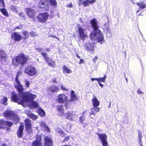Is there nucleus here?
I'll use <instances>...</instances> for the list:
<instances>
[{
    "mask_svg": "<svg viewBox=\"0 0 146 146\" xmlns=\"http://www.w3.org/2000/svg\"><path fill=\"white\" fill-rule=\"evenodd\" d=\"M18 98L17 95L15 94L14 92H12L11 93V99L13 101L19 104H21L23 106H28L29 108L32 109L36 108L38 107V103L33 101L32 100L27 97L26 101L24 100L22 98V97L19 94Z\"/></svg>",
    "mask_w": 146,
    "mask_h": 146,
    "instance_id": "nucleus-1",
    "label": "nucleus"
},
{
    "mask_svg": "<svg viewBox=\"0 0 146 146\" xmlns=\"http://www.w3.org/2000/svg\"><path fill=\"white\" fill-rule=\"evenodd\" d=\"M92 26L94 31L91 34L90 37L92 40H96L101 44L104 42V36L101 31L98 29L97 21L94 19L91 21Z\"/></svg>",
    "mask_w": 146,
    "mask_h": 146,
    "instance_id": "nucleus-2",
    "label": "nucleus"
},
{
    "mask_svg": "<svg viewBox=\"0 0 146 146\" xmlns=\"http://www.w3.org/2000/svg\"><path fill=\"white\" fill-rule=\"evenodd\" d=\"M15 87L19 91V94L22 97L24 100H27L26 97L33 100L36 98V95L33 94L29 92H23L24 90L23 86L21 84L18 79H15Z\"/></svg>",
    "mask_w": 146,
    "mask_h": 146,
    "instance_id": "nucleus-3",
    "label": "nucleus"
},
{
    "mask_svg": "<svg viewBox=\"0 0 146 146\" xmlns=\"http://www.w3.org/2000/svg\"><path fill=\"white\" fill-rule=\"evenodd\" d=\"M31 146H52V141L49 137H44V145H43L40 135H37L36 139L32 143Z\"/></svg>",
    "mask_w": 146,
    "mask_h": 146,
    "instance_id": "nucleus-4",
    "label": "nucleus"
},
{
    "mask_svg": "<svg viewBox=\"0 0 146 146\" xmlns=\"http://www.w3.org/2000/svg\"><path fill=\"white\" fill-rule=\"evenodd\" d=\"M29 58V57L23 53H20L19 55L13 58L12 63L14 66H17L19 64L23 65L26 64Z\"/></svg>",
    "mask_w": 146,
    "mask_h": 146,
    "instance_id": "nucleus-5",
    "label": "nucleus"
},
{
    "mask_svg": "<svg viewBox=\"0 0 146 146\" xmlns=\"http://www.w3.org/2000/svg\"><path fill=\"white\" fill-rule=\"evenodd\" d=\"M40 4L42 6L40 5L38 7L41 8L42 11H47L49 9L50 4L52 6H56L57 5V2L56 0H41Z\"/></svg>",
    "mask_w": 146,
    "mask_h": 146,
    "instance_id": "nucleus-6",
    "label": "nucleus"
},
{
    "mask_svg": "<svg viewBox=\"0 0 146 146\" xmlns=\"http://www.w3.org/2000/svg\"><path fill=\"white\" fill-rule=\"evenodd\" d=\"M4 116L7 119L12 120L16 121L15 124L19 121V119L17 115L15 114L13 112L10 111H7L3 113Z\"/></svg>",
    "mask_w": 146,
    "mask_h": 146,
    "instance_id": "nucleus-7",
    "label": "nucleus"
},
{
    "mask_svg": "<svg viewBox=\"0 0 146 146\" xmlns=\"http://www.w3.org/2000/svg\"><path fill=\"white\" fill-rule=\"evenodd\" d=\"M37 50L39 52H41V54L44 56L45 58V61L47 62L48 65L50 66L54 67L55 65V62L52 60L51 59L47 57V55L46 53L42 52V49L38 48Z\"/></svg>",
    "mask_w": 146,
    "mask_h": 146,
    "instance_id": "nucleus-8",
    "label": "nucleus"
},
{
    "mask_svg": "<svg viewBox=\"0 0 146 146\" xmlns=\"http://www.w3.org/2000/svg\"><path fill=\"white\" fill-rule=\"evenodd\" d=\"M25 73L30 76L36 75L37 73L36 70L33 67L29 66L26 67Z\"/></svg>",
    "mask_w": 146,
    "mask_h": 146,
    "instance_id": "nucleus-9",
    "label": "nucleus"
},
{
    "mask_svg": "<svg viewBox=\"0 0 146 146\" xmlns=\"http://www.w3.org/2000/svg\"><path fill=\"white\" fill-rule=\"evenodd\" d=\"M49 17V14L47 13H43L39 14L36 19L39 22L43 23H45Z\"/></svg>",
    "mask_w": 146,
    "mask_h": 146,
    "instance_id": "nucleus-10",
    "label": "nucleus"
},
{
    "mask_svg": "<svg viewBox=\"0 0 146 146\" xmlns=\"http://www.w3.org/2000/svg\"><path fill=\"white\" fill-rule=\"evenodd\" d=\"M64 115L66 118L71 121H75L78 119V116L72 112L68 111Z\"/></svg>",
    "mask_w": 146,
    "mask_h": 146,
    "instance_id": "nucleus-11",
    "label": "nucleus"
},
{
    "mask_svg": "<svg viewBox=\"0 0 146 146\" xmlns=\"http://www.w3.org/2000/svg\"><path fill=\"white\" fill-rule=\"evenodd\" d=\"M68 100V97L64 94L58 95L56 99V100L59 103L63 104L65 103Z\"/></svg>",
    "mask_w": 146,
    "mask_h": 146,
    "instance_id": "nucleus-12",
    "label": "nucleus"
},
{
    "mask_svg": "<svg viewBox=\"0 0 146 146\" xmlns=\"http://www.w3.org/2000/svg\"><path fill=\"white\" fill-rule=\"evenodd\" d=\"M78 30L80 38L83 40H84L87 36L86 34L84 33L85 29H83L81 26L79 25H78Z\"/></svg>",
    "mask_w": 146,
    "mask_h": 146,
    "instance_id": "nucleus-13",
    "label": "nucleus"
},
{
    "mask_svg": "<svg viewBox=\"0 0 146 146\" xmlns=\"http://www.w3.org/2000/svg\"><path fill=\"white\" fill-rule=\"evenodd\" d=\"M25 125L26 130L29 133L32 132V124L31 121L29 119H26L25 121Z\"/></svg>",
    "mask_w": 146,
    "mask_h": 146,
    "instance_id": "nucleus-14",
    "label": "nucleus"
},
{
    "mask_svg": "<svg viewBox=\"0 0 146 146\" xmlns=\"http://www.w3.org/2000/svg\"><path fill=\"white\" fill-rule=\"evenodd\" d=\"M13 124V123L11 122L6 121L2 119L0 120V128H5L7 125L11 126Z\"/></svg>",
    "mask_w": 146,
    "mask_h": 146,
    "instance_id": "nucleus-15",
    "label": "nucleus"
},
{
    "mask_svg": "<svg viewBox=\"0 0 146 146\" xmlns=\"http://www.w3.org/2000/svg\"><path fill=\"white\" fill-rule=\"evenodd\" d=\"M94 44L89 42L86 43L84 46V48H86L88 51H92L94 50Z\"/></svg>",
    "mask_w": 146,
    "mask_h": 146,
    "instance_id": "nucleus-16",
    "label": "nucleus"
},
{
    "mask_svg": "<svg viewBox=\"0 0 146 146\" xmlns=\"http://www.w3.org/2000/svg\"><path fill=\"white\" fill-rule=\"evenodd\" d=\"M92 103L94 107H98L100 104V102L94 95H93L92 100Z\"/></svg>",
    "mask_w": 146,
    "mask_h": 146,
    "instance_id": "nucleus-17",
    "label": "nucleus"
},
{
    "mask_svg": "<svg viewBox=\"0 0 146 146\" xmlns=\"http://www.w3.org/2000/svg\"><path fill=\"white\" fill-rule=\"evenodd\" d=\"M11 38L15 41H20L22 38L21 36L17 33H14L12 34L11 35Z\"/></svg>",
    "mask_w": 146,
    "mask_h": 146,
    "instance_id": "nucleus-18",
    "label": "nucleus"
},
{
    "mask_svg": "<svg viewBox=\"0 0 146 146\" xmlns=\"http://www.w3.org/2000/svg\"><path fill=\"white\" fill-rule=\"evenodd\" d=\"M27 14L31 18H33L35 15V11L31 9L28 8L26 9Z\"/></svg>",
    "mask_w": 146,
    "mask_h": 146,
    "instance_id": "nucleus-19",
    "label": "nucleus"
},
{
    "mask_svg": "<svg viewBox=\"0 0 146 146\" xmlns=\"http://www.w3.org/2000/svg\"><path fill=\"white\" fill-rule=\"evenodd\" d=\"M97 134L102 143L107 141V137L106 134L100 133H97Z\"/></svg>",
    "mask_w": 146,
    "mask_h": 146,
    "instance_id": "nucleus-20",
    "label": "nucleus"
},
{
    "mask_svg": "<svg viewBox=\"0 0 146 146\" xmlns=\"http://www.w3.org/2000/svg\"><path fill=\"white\" fill-rule=\"evenodd\" d=\"M92 111L90 112V115L91 118L93 119L91 116L92 115H95L96 113L98 112L100 110V108L98 107H93V108L91 109Z\"/></svg>",
    "mask_w": 146,
    "mask_h": 146,
    "instance_id": "nucleus-21",
    "label": "nucleus"
},
{
    "mask_svg": "<svg viewBox=\"0 0 146 146\" xmlns=\"http://www.w3.org/2000/svg\"><path fill=\"white\" fill-rule=\"evenodd\" d=\"M57 110L58 111V114L60 116L64 115V110L63 106L61 105L58 106L57 107Z\"/></svg>",
    "mask_w": 146,
    "mask_h": 146,
    "instance_id": "nucleus-22",
    "label": "nucleus"
},
{
    "mask_svg": "<svg viewBox=\"0 0 146 146\" xmlns=\"http://www.w3.org/2000/svg\"><path fill=\"white\" fill-rule=\"evenodd\" d=\"M0 58L2 62H5L7 59L6 55L4 51L0 49Z\"/></svg>",
    "mask_w": 146,
    "mask_h": 146,
    "instance_id": "nucleus-23",
    "label": "nucleus"
},
{
    "mask_svg": "<svg viewBox=\"0 0 146 146\" xmlns=\"http://www.w3.org/2000/svg\"><path fill=\"white\" fill-rule=\"evenodd\" d=\"M23 129V126L22 125H20L17 132V136L19 137H21L22 136Z\"/></svg>",
    "mask_w": 146,
    "mask_h": 146,
    "instance_id": "nucleus-24",
    "label": "nucleus"
},
{
    "mask_svg": "<svg viewBox=\"0 0 146 146\" xmlns=\"http://www.w3.org/2000/svg\"><path fill=\"white\" fill-rule=\"evenodd\" d=\"M137 5L139 7L140 9H143L146 7V3L143 1L137 3Z\"/></svg>",
    "mask_w": 146,
    "mask_h": 146,
    "instance_id": "nucleus-25",
    "label": "nucleus"
},
{
    "mask_svg": "<svg viewBox=\"0 0 146 146\" xmlns=\"http://www.w3.org/2000/svg\"><path fill=\"white\" fill-rule=\"evenodd\" d=\"M40 125L43 128H44L45 129V130L47 131H50V129L44 121H42L40 122Z\"/></svg>",
    "mask_w": 146,
    "mask_h": 146,
    "instance_id": "nucleus-26",
    "label": "nucleus"
},
{
    "mask_svg": "<svg viewBox=\"0 0 146 146\" xmlns=\"http://www.w3.org/2000/svg\"><path fill=\"white\" fill-rule=\"evenodd\" d=\"M104 28L107 36L109 35V34H111V30L106 24L104 25Z\"/></svg>",
    "mask_w": 146,
    "mask_h": 146,
    "instance_id": "nucleus-27",
    "label": "nucleus"
},
{
    "mask_svg": "<svg viewBox=\"0 0 146 146\" xmlns=\"http://www.w3.org/2000/svg\"><path fill=\"white\" fill-rule=\"evenodd\" d=\"M49 90L53 92H57L59 90L58 88L56 86L53 85L50 87L49 88Z\"/></svg>",
    "mask_w": 146,
    "mask_h": 146,
    "instance_id": "nucleus-28",
    "label": "nucleus"
},
{
    "mask_svg": "<svg viewBox=\"0 0 146 146\" xmlns=\"http://www.w3.org/2000/svg\"><path fill=\"white\" fill-rule=\"evenodd\" d=\"M71 98L72 101L76 100H78L77 96L75 94L74 92L72 90L71 92Z\"/></svg>",
    "mask_w": 146,
    "mask_h": 146,
    "instance_id": "nucleus-29",
    "label": "nucleus"
},
{
    "mask_svg": "<svg viewBox=\"0 0 146 146\" xmlns=\"http://www.w3.org/2000/svg\"><path fill=\"white\" fill-rule=\"evenodd\" d=\"M63 70L64 73L67 74L71 73L72 72V70L68 68L66 66H64L63 67Z\"/></svg>",
    "mask_w": 146,
    "mask_h": 146,
    "instance_id": "nucleus-30",
    "label": "nucleus"
},
{
    "mask_svg": "<svg viewBox=\"0 0 146 146\" xmlns=\"http://www.w3.org/2000/svg\"><path fill=\"white\" fill-rule=\"evenodd\" d=\"M8 99L7 97L3 96L2 97V99L1 100V103L5 105H7V101Z\"/></svg>",
    "mask_w": 146,
    "mask_h": 146,
    "instance_id": "nucleus-31",
    "label": "nucleus"
},
{
    "mask_svg": "<svg viewBox=\"0 0 146 146\" xmlns=\"http://www.w3.org/2000/svg\"><path fill=\"white\" fill-rule=\"evenodd\" d=\"M55 131L56 132L59 133L60 134V136L62 137H64L65 135L64 132L60 129L57 128L56 129Z\"/></svg>",
    "mask_w": 146,
    "mask_h": 146,
    "instance_id": "nucleus-32",
    "label": "nucleus"
},
{
    "mask_svg": "<svg viewBox=\"0 0 146 146\" xmlns=\"http://www.w3.org/2000/svg\"><path fill=\"white\" fill-rule=\"evenodd\" d=\"M38 112L39 114L41 116L44 117L45 115V113L44 111L41 108H38Z\"/></svg>",
    "mask_w": 146,
    "mask_h": 146,
    "instance_id": "nucleus-33",
    "label": "nucleus"
},
{
    "mask_svg": "<svg viewBox=\"0 0 146 146\" xmlns=\"http://www.w3.org/2000/svg\"><path fill=\"white\" fill-rule=\"evenodd\" d=\"M106 78V75H105L103 78H97V81L98 83H100L101 82H104Z\"/></svg>",
    "mask_w": 146,
    "mask_h": 146,
    "instance_id": "nucleus-34",
    "label": "nucleus"
},
{
    "mask_svg": "<svg viewBox=\"0 0 146 146\" xmlns=\"http://www.w3.org/2000/svg\"><path fill=\"white\" fill-rule=\"evenodd\" d=\"M23 34L24 36H23V38L24 39H26L29 37V34L28 32L26 31H22Z\"/></svg>",
    "mask_w": 146,
    "mask_h": 146,
    "instance_id": "nucleus-35",
    "label": "nucleus"
},
{
    "mask_svg": "<svg viewBox=\"0 0 146 146\" xmlns=\"http://www.w3.org/2000/svg\"><path fill=\"white\" fill-rule=\"evenodd\" d=\"M90 0H87L83 1L82 4L84 7L89 6L90 4Z\"/></svg>",
    "mask_w": 146,
    "mask_h": 146,
    "instance_id": "nucleus-36",
    "label": "nucleus"
},
{
    "mask_svg": "<svg viewBox=\"0 0 146 146\" xmlns=\"http://www.w3.org/2000/svg\"><path fill=\"white\" fill-rule=\"evenodd\" d=\"M0 11L1 12L4 16L6 17L8 16V14L7 12L5 9H0Z\"/></svg>",
    "mask_w": 146,
    "mask_h": 146,
    "instance_id": "nucleus-37",
    "label": "nucleus"
},
{
    "mask_svg": "<svg viewBox=\"0 0 146 146\" xmlns=\"http://www.w3.org/2000/svg\"><path fill=\"white\" fill-rule=\"evenodd\" d=\"M29 117L33 120H35L37 118V116L31 113L29 115Z\"/></svg>",
    "mask_w": 146,
    "mask_h": 146,
    "instance_id": "nucleus-38",
    "label": "nucleus"
},
{
    "mask_svg": "<svg viewBox=\"0 0 146 146\" xmlns=\"http://www.w3.org/2000/svg\"><path fill=\"white\" fill-rule=\"evenodd\" d=\"M10 8L12 11L14 12H17L16 10V7L15 6L12 5L11 6Z\"/></svg>",
    "mask_w": 146,
    "mask_h": 146,
    "instance_id": "nucleus-39",
    "label": "nucleus"
},
{
    "mask_svg": "<svg viewBox=\"0 0 146 146\" xmlns=\"http://www.w3.org/2000/svg\"><path fill=\"white\" fill-rule=\"evenodd\" d=\"M30 35L31 36L34 37L35 36H38V34L36 32H32L30 33Z\"/></svg>",
    "mask_w": 146,
    "mask_h": 146,
    "instance_id": "nucleus-40",
    "label": "nucleus"
},
{
    "mask_svg": "<svg viewBox=\"0 0 146 146\" xmlns=\"http://www.w3.org/2000/svg\"><path fill=\"white\" fill-rule=\"evenodd\" d=\"M25 83L27 87H29V85L30 84V82L27 79H25Z\"/></svg>",
    "mask_w": 146,
    "mask_h": 146,
    "instance_id": "nucleus-41",
    "label": "nucleus"
},
{
    "mask_svg": "<svg viewBox=\"0 0 146 146\" xmlns=\"http://www.w3.org/2000/svg\"><path fill=\"white\" fill-rule=\"evenodd\" d=\"M85 120V118L83 116H81L80 118L79 121L80 123H83V122Z\"/></svg>",
    "mask_w": 146,
    "mask_h": 146,
    "instance_id": "nucleus-42",
    "label": "nucleus"
},
{
    "mask_svg": "<svg viewBox=\"0 0 146 146\" xmlns=\"http://www.w3.org/2000/svg\"><path fill=\"white\" fill-rule=\"evenodd\" d=\"M5 5V3L3 0H0V7H4Z\"/></svg>",
    "mask_w": 146,
    "mask_h": 146,
    "instance_id": "nucleus-43",
    "label": "nucleus"
},
{
    "mask_svg": "<svg viewBox=\"0 0 146 146\" xmlns=\"http://www.w3.org/2000/svg\"><path fill=\"white\" fill-rule=\"evenodd\" d=\"M138 138L139 139V141L141 142V139L142 137V133L141 132H138Z\"/></svg>",
    "mask_w": 146,
    "mask_h": 146,
    "instance_id": "nucleus-44",
    "label": "nucleus"
},
{
    "mask_svg": "<svg viewBox=\"0 0 146 146\" xmlns=\"http://www.w3.org/2000/svg\"><path fill=\"white\" fill-rule=\"evenodd\" d=\"M70 139L69 136H67L66 137L63 141V142H64L66 141H67L68 140Z\"/></svg>",
    "mask_w": 146,
    "mask_h": 146,
    "instance_id": "nucleus-45",
    "label": "nucleus"
},
{
    "mask_svg": "<svg viewBox=\"0 0 146 146\" xmlns=\"http://www.w3.org/2000/svg\"><path fill=\"white\" fill-rule=\"evenodd\" d=\"M102 143L103 146H109L108 144L107 141L103 142Z\"/></svg>",
    "mask_w": 146,
    "mask_h": 146,
    "instance_id": "nucleus-46",
    "label": "nucleus"
},
{
    "mask_svg": "<svg viewBox=\"0 0 146 146\" xmlns=\"http://www.w3.org/2000/svg\"><path fill=\"white\" fill-rule=\"evenodd\" d=\"M22 74V72H21L19 71L18 72V73L16 77V78L15 79L17 78L18 79V78L19 77L20 75H21Z\"/></svg>",
    "mask_w": 146,
    "mask_h": 146,
    "instance_id": "nucleus-47",
    "label": "nucleus"
},
{
    "mask_svg": "<svg viewBox=\"0 0 146 146\" xmlns=\"http://www.w3.org/2000/svg\"><path fill=\"white\" fill-rule=\"evenodd\" d=\"M67 127H64V129L66 131H67V130H68L70 128V125L69 124H68L67 125Z\"/></svg>",
    "mask_w": 146,
    "mask_h": 146,
    "instance_id": "nucleus-48",
    "label": "nucleus"
},
{
    "mask_svg": "<svg viewBox=\"0 0 146 146\" xmlns=\"http://www.w3.org/2000/svg\"><path fill=\"white\" fill-rule=\"evenodd\" d=\"M61 89L63 90L66 91L67 90V89L65 87V86H64L63 85H61Z\"/></svg>",
    "mask_w": 146,
    "mask_h": 146,
    "instance_id": "nucleus-49",
    "label": "nucleus"
},
{
    "mask_svg": "<svg viewBox=\"0 0 146 146\" xmlns=\"http://www.w3.org/2000/svg\"><path fill=\"white\" fill-rule=\"evenodd\" d=\"M25 112L28 115L29 117V115H30V114L31 113V112L27 110L25 111Z\"/></svg>",
    "mask_w": 146,
    "mask_h": 146,
    "instance_id": "nucleus-50",
    "label": "nucleus"
},
{
    "mask_svg": "<svg viewBox=\"0 0 146 146\" xmlns=\"http://www.w3.org/2000/svg\"><path fill=\"white\" fill-rule=\"evenodd\" d=\"M98 58L97 56L94 57L93 59V61L95 63L96 60L98 59Z\"/></svg>",
    "mask_w": 146,
    "mask_h": 146,
    "instance_id": "nucleus-51",
    "label": "nucleus"
},
{
    "mask_svg": "<svg viewBox=\"0 0 146 146\" xmlns=\"http://www.w3.org/2000/svg\"><path fill=\"white\" fill-rule=\"evenodd\" d=\"M96 2V0H90V4H93Z\"/></svg>",
    "mask_w": 146,
    "mask_h": 146,
    "instance_id": "nucleus-52",
    "label": "nucleus"
},
{
    "mask_svg": "<svg viewBox=\"0 0 146 146\" xmlns=\"http://www.w3.org/2000/svg\"><path fill=\"white\" fill-rule=\"evenodd\" d=\"M137 92L139 94H143L142 91L139 90H137Z\"/></svg>",
    "mask_w": 146,
    "mask_h": 146,
    "instance_id": "nucleus-53",
    "label": "nucleus"
},
{
    "mask_svg": "<svg viewBox=\"0 0 146 146\" xmlns=\"http://www.w3.org/2000/svg\"><path fill=\"white\" fill-rule=\"evenodd\" d=\"M19 16L21 17H24V15L23 13L22 12H20L19 13Z\"/></svg>",
    "mask_w": 146,
    "mask_h": 146,
    "instance_id": "nucleus-54",
    "label": "nucleus"
},
{
    "mask_svg": "<svg viewBox=\"0 0 146 146\" xmlns=\"http://www.w3.org/2000/svg\"><path fill=\"white\" fill-rule=\"evenodd\" d=\"M84 61V60L83 59H81L80 61L79 64H81V63H83Z\"/></svg>",
    "mask_w": 146,
    "mask_h": 146,
    "instance_id": "nucleus-55",
    "label": "nucleus"
},
{
    "mask_svg": "<svg viewBox=\"0 0 146 146\" xmlns=\"http://www.w3.org/2000/svg\"><path fill=\"white\" fill-rule=\"evenodd\" d=\"M52 82L54 83L56 82V80L55 78H53L52 80Z\"/></svg>",
    "mask_w": 146,
    "mask_h": 146,
    "instance_id": "nucleus-56",
    "label": "nucleus"
},
{
    "mask_svg": "<svg viewBox=\"0 0 146 146\" xmlns=\"http://www.w3.org/2000/svg\"><path fill=\"white\" fill-rule=\"evenodd\" d=\"M16 29H22V27L21 26H19L18 27H16Z\"/></svg>",
    "mask_w": 146,
    "mask_h": 146,
    "instance_id": "nucleus-57",
    "label": "nucleus"
},
{
    "mask_svg": "<svg viewBox=\"0 0 146 146\" xmlns=\"http://www.w3.org/2000/svg\"><path fill=\"white\" fill-rule=\"evenodd\" d=\"M99 85L102 88H103L104 87V85L102 84L101 83H98Z\"/></svg>",
    "mask_w": 146,
    "mask_h": 146,
    "instance_id": "nucleus-58",
    "label": "nucleus"
},
{
    "mask_svg": "<svg viewBox=\"0 0 146 146\" xmlns=\"http://www.w3.org/2000/svg\"><path fill=\"white\" fill-rule=\"evenodd\" d=\"M45 51L46 52H49L50 51V49L48 48H46V49Z\"/></svg>",
    "mask_w": 146,
    "mask_h": 146,
    "instance_id": "nucleus-59",
    "label": "nucleus"
},
{
    "mask_svg": "<svg viewBox=\"0 0 146 146\" xmlns=\"http://www.w3.org/2000/svg\"><path fill=\"white\" fill-rule=\"evenodd\" d=\"M65 106L66 108H68L69 107L68 106V104L67 103H66V104H65Z\"/></svg>",
    "mask_w": 146,
    "mask_h": 146,
    "instance_id": "nucleus-60",
    "label": "nucleus"
},
{
    "mask_svg": "<svg viewBox=\"0 0 146 146\" xmlns=\"http://www.w3.org/2000/svg\"><path fill=\"white\" fill-rule=\"evenodd\" d=\"M97 78H92L91 80L92 81H94L95 80H96L97 81Z\"/></svg>",
    "mask_w": 146,
    "mask_h": 146,
    "instance_id": "nucleus-61",
    "label": "nucleus"
},
{
    "mask_svg": "<svg viewBox=\"0 0 146 146\" xmlns=\"http://www.w3.org/2000/svg\"><path fill=\"white\" fill-rule=\"evenodd\" d=\"M68 7H72V5L71 3H70V4H69L68 6Z\"/></svg>",
    "mask_w": 146,
    "mask_h": 146,
    "instance_id": "nucleus-62",
    "label": "nucleus"
},
{
    "mask_svg": "<svg viewBox=\"0 0 146 146\" xmlns=\"http://www.w3.org/2000/svg\"><path fill=\"white\" fill-rule=\"evenodd\" d=\"M61 146H72L71 145H63Z\"/></svg>",
    "mask_w": 146,
    "mask_h": 146,
    "instance_id": "nucleus-63",
    "label": "nucleus"
},
{
    "mask_svg": "<svg viewBox=\"0 0 146 146\" xmlns=\"http://www.w3.org/2000/svg\"><path fill=\"white\" fill-rule=\"evenodd\" d=\"M1 146H6V145L5 144L3 143Z\"/></svg>",
    "mask_w": 146,
    "mask_h": 146,
    "instance_id": "nucleus-64",
    "label": "nucleus"
}]
</instances>
